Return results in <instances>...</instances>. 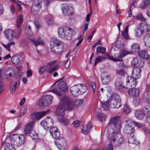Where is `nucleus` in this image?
<instances>
[{
    "label": "nucleus",
    "instance_id": "43",
    "mask_svg": "<svg viewBox=\"0 0 150 150\" xmlns=\"http://www.w3.org/2000/svg\"><path fill=\"white\" fill-rule=\"evenodd\" d=\"M27 110V107L25 106H23L20 111V112L18 115V117H21L25 114Z\"/></svg>",
    "mask_w": 150,
    "mask_h": 150
},
{
    "label": "nucleus",
    "instance_id": "57",
    "mask_svg": "<svg viewBox=\"0 0 150 150\" xmlns=\"http://www.w3.org/2000/svg\"><path fill=\"white\" fill-rule=\"evenodd\" d=\"M46 21L48 25H51L53 23V20L51 17L46 18Z\"/></svg>",
    "mask_w": 150,
    "mask_h": 150
},
{
    "label": "nucleus",
    "instance_id": "9",
    "mask_svg": "<svg viewBox=\"0 0 150 150\" xmlns=\"http://www.w3.org/2000/svg\"><path fill=\"white\" fill-rule=\"evenodd\" d=\"M127 124L125 126L123 131L127 134H132L134 132V129L133 127L134 123L130 120H126Z\"/></svg>",
    "mask_w": 150,
    "mask_h": 150
},
{
    "label": "nucleus",
    "instance_id": "24",
    "mask_svg": "<svg viewBox=\"0 0 150 150\" xmlns=\"http://www.w3.org/2000/svg\"><path fill=\"white\" fill-rule=\"evenodd\" d=\"M1 44L3 47L6 49L8 51H10V47L12 46H14L15 45V42L14 41H9L6 44L3 43H1Z\"/></svg>",
    "mask_w": 150,
    "mask_h": 150
},
{
    "label": "nucleus",
    "instance_id": "49",
    "mask_svg": "<svg viewBox=\"0 0 150 150\" xmlns=\"http://www.w3.org/2000/svg\"><path fill=\"white\" fill-rule=\"evenodd\" d=\"M90 130L87 128L86 125H84L83 126V128L82 129L81 131L82 132L85 134L86 135L88 134V132H89Z\"/></svg>",
    "mask_w": 150,
    "mask_h": 150
},
{
    "label": "nucleus",
    "instance_id": "16",
    "mask_svg": "<svg viewBox=\"0 0 150 150\" xmlns=\"http://www.w3.org/2000/svg\"><path fill=\"white\" fill-rule=\"evenodd\" d=\"M115 85L117 89L121 91H125L126 90V88L122 85L121 80L120 78L117 79L115 82Z\"/></svg>",
    "mask_w": 150,
    "mask_h": 150
},
{
    "label": "nucleus",
    "instance_id": "41",
    "mask_svg": "<svg viewBox=\"0 0 150 150\" xmlns=\"http://www.w3.org/2000/svg\"><path fill=\"white\" fill-rule=\"evenodd\" d=\"M128 141L130 143L136 144L137 142L134 138L133 134H131L128 137Z\"/></svg>",
    "mask_w": 150,
    "mask_h": 150
},
{
    "label": "nucleus",
    "instance_id": "61",
    "mask_svg": "<svg viewBox=\"0 0 150 150\" xmlns=\"http://www.w3.org/2000/svg\"><path fill=\"white\" fill-rule=\"evenodd\" d=\"M141 102V99L139 98H136L133 100V103L134 105L137 106Z\"/></svg>",
    "mask_w": 150,
    "mask_h": 150
},
{
    "label": "nucleus",
    "instance_id": "60",
    "mask_svg": "<svg viewBox=\"0 0 150 150\" xmlns=\"http://www.w3.org/2000/svg\"><path fill=\"white\" fill-rule=\"evenodd\" d=\"M58 68V65H56L53 67L50 68L49 72L50 73H52L56 69H57Z\"/></svg>",
    "mask_w": 150,
    "mask_h": 150
},
{
    "label": "nucleus",
    "instance_id": "13",
    "mask_svg": "<svg viewBox=\"0 0 150 150\" xmlns=\"http://www.w3.org/2000/svg\"><path fill=\"white\" fill-rule=\"evenodd\" d=\"M82 88L81 84H78L76 86H74L71 88V89H70L71 93L72 95L75 96H77L79 94L80 90Z\"/></svg>",
    "mask_w": 150,
    "mask_h": 150
},
{
    "label": "nucleus",
    "instance_id": "30",
    "mask_svg": "<svg viewBox=\"0 0 150 150\" xmlns=\"http://www.w3.org/2000/svg\"><path fill=\"white\" fill-rule=\"evenodd\" d=\"M96 114L99 120L102 122L105 120L106 116L104 113L101 112H97Z\"/></svg>",
    "mask_w": 150,
    "mask_h": 150
},
{
    "label": "nucleus",
    "instance_id": "35",
    "mask_svg": "<svg viewBox=\"0 0 150 150\" xmlns=\"http://www.w3.org/2000/svg\"><path fill=\"white\" fill-rule=\"evenodd\" d=\"M7 70L8 71H11V70H12V72L9 73L8 74H6L5 75V79H9L11 77H12L13 74H14V71L12 68H8L7 69Z\"/></svg>",
    "mask_w": 150,
    "mask_h": 150
},
{
    "label": "nucleus",
    "instance_id": "38",
    "mask_svg": "<svg viewBox=\"0 0 150 150\" xmlns=\"http://www.w3.org/2000/svg\"><path fill=\"white\" fill-rule=\"evenodd\" d=\"M50 110L48 109L46 111L38 112V119H40L43 116L48 113L50 112Z\"/></svg>",
    "mask_w": 150,
    "mask_h": 150
},
{
    "label": "nucleus",
    "instance_id": "5",
    "mask_svg": "<svg viewBox=\"0 0 150 150\" xmlns=\"http://www.w3.org/2000/svg\"><path fill=\"white\" fill-rule=\"evenodd\" d=\"M57 88H54L51 90V91L55 93L59 96L62 95V91L65 92L68 90L67 84L65 81H62L58 83Z\"/></svg>",
    "mask_w": 150,
    "mask_h": 150
},
{
    "label": "nucleus",
    "instance_id": "19",
    "mask_svg": "<svg viewBox=\"0 0 150 150\" xmlns=\"http://www.w3.org/2000/svg\"><path fill=\"white\" fill-rule=\"evenodd\" d=\"M19 85V81L18 80L12 81L10 86V92L12 93L14 92Z\"/></svg>",
    "mask_w": 150,
    "mask_h": 150
},
{
    "label": "nucleus",
    "instance_id": "11",
    "mask_svg": "<svg viewBox=\"0 0 150 150\" xmlns=\"http://www.w3.org/2000/svg\"><path fill=\"white\" fill-rule=\"evenodd\" d=\"M23 58V54L19 53L14 54L11 58V60L13 64H18L21 62Z\"/></svg>",
    "mask_w": 150,
    "mask_h": 150
},
{
    "label": "nucleus",
    "instance_id": "58",
    "mask_svg": "<svg viewBox=\"0 0 150 150\" xmlns=\"http://www.w3.org/2000/svg\"><path fill=\"white\" fill-rule=\"evenodd\" d=\"M81 87L82 88H81V89H79L80 92H79V93L80 94H83L85 92L87 89V88L85 86H83L81 85Z\"/></svg>",
    "mask_w": 150,
    "mask_h": 150
},
{
    "label": "nucleus",
    "instance_id": "4",
    "mask_svg": "<svg viewBox=\"0 0 150 150\" xmlns=\"http://www.w3.org/2000/svg\"><path fill=\"white\" fill-rule=\"evenodd\" d=\"M21 33V28L17 29V32L15 34L14 30L11 29H6L3 31V33L6 38L9 40H13V38H18Z\"/></svg>",
    "mask_w": 150,
    "mask_h": 150
},
{
    "label": "nucleus",
    "instance_id": "3",
    "mask_svg": "<svg viewBox=\"0 0 150 150\" xmlns=\"http://www.w3.org/2000/svg\"><path fill=\"white\" fill-rule=\"evenodd\" d=\"M60 105L64 107L67 110H71L74 109L73 102L68 96H62L61 100Z\"/></svg>",
    "mask_w": 150,
    "mask_h": 150
},
{
    "label": "nucleus",
    "instance_id": "31",
    "mask_svg": "<svg viewBox=\"0 0 150 150\" xmlns=\"http://www.w3.org/2000/svg\"><path fill=\"white\" fill-rule=\"evenodd\" d=\"M110 101L109 100H108L106 101H103L102 102V107L103 109L105 110H108L109 109L110 105L109 104Z\"/></svg>",
    "mask_w": 150,
    "mask_h": 150
},
{
    "label": "nucleus",
    "instance_id": "55",
    "mask_svg": "<svg viewBox=\"0 0 150 150\" xmlns=\"http://www.w3.org/2000/svg\"><path fill=\"white\" fill-rule=\"evenodd\" d=\"M106 56L110 59L111 60L113 61H120V59H117L113 57H112L109 54H107L106 55Z\"/></svg>",
    "mask_w": 150,
    "mask_h": 150
},
{
    "label": "nucleus",
    "instance_id": "37",
    "mask_svg": "<svg viewBox=\"0 0 150 150\" xmlns=\"http://www.w3.org/2000/svg\"><path fill=\"white\" fill-rule=\"evenodd\" d=\"M106 57L102 56H100L98 57L95 59L94 66H96V65L98 62H100L103 60L106 59Z\"/></svg>",
    "mask_w": 150,
    "mask_h": 150
},
{
    "label": "nucleus",
    "instance_id": "39",
    "mask_svg": "<svg viewBox=\"0 0 150 150\" xmlns=\"http://www.w3.org/2000/svg\"><path fill=\"white\" fill-rule=\"evenodd\" d=\"M58 120L59 122L62 123L64 125H67L69 124V122L67 120L64 118H59Z\"/></svg>",
    "mask_w": 150,
    "mask_h": 150
},
{
    "label": "nucleus",
    "instance_id": "25",
    "mask_svg": "<svg viewBox=\"0 0 150 150\" xmlns=\"http://www.w3.org/2000/svg\"><path fill=\"white\" fill-rule=\"evenodd\" d=\"M138 54L142 58L147 59L149 57V55L147 52L146 50H141L138 53Z\"/></svg>",
    "mask_w": 150,
    "mask_h": 150
},
{
    "label": "nucleus",
    "instance_id": "44",
    "mask_svg": "<svg viewBox=\"0 0 150 150\" xmlns=\"http://www.w3.org/2000/svg\"><path fill=\"white\" fill-rule=\"evenodd\" d=\"M106 48L101 46H98L97 48L96 53L97 54L98 52H100L103 54L105 52Z\"/></svg>",
    "mask_w": 150,
    "mask_h": 150
},
{
    "label": "nucleus",
    "instance_id": "64",
    "mask_svg": "<svg viewBox=\"0 0 150 150\" xmlns=\"http://www.w3.org/2000/svg\"><path fill=\"white\" fill-rule=\"evenodd\" d=\"M32 75V72L30 69H28L26 71V76L27 77H31Z\"/></svg>",
    "mask_w": 150,
    "mask_h": 150
},
{
    "label": "nucleus",
    "instance_id": "59",
    "mask_svg": "<svg viewBox=\"0 0 150 150\" xmlns=\"http://www.w3.org/2000/svg\"><path fill=\"white\" fill-rule=\"evenodd\" d=\"M47 68L45 67H42L40 68L39 70V73L40 74H42L46 70Z\"/></svg>",
    "mask_w": 150,
    "mask_h": 150
},
{
    "label": "nucleus",
    "instance_id": "2",
    "mask_svg": "<svg viewBox=\"0 0 150 150\" xmlns=\"http://www.w3.org/2000/svg\"><path fill=\"white\" fill-rule=\"evenodd\" d=\"M75 33V31L70 28L61 27L58 29L59 37L65 40H70Z\"/></svg>",
    "mask_w": 150,
    "mask_h": 150
},
{
    "label": "nucleus",
    "instance_id": "52",
    "mask_svg": "<svg viewBox=\"0 0 150 150\" xmlns=\"http://www.w3.org/2000/svg\"><path fill=\"white\" fill-rule=\"evenodd\" d=\"M30 117L33 120L38 119V112H35L32 113Z\"/></svg>",
    "mask_w": 150,
    "mask_h": 150
},
{
    "label": "nucleus",
    "instance_id": "63",
    "mask_svg": "<svg viewBox=\"0 0 150 150\" xmlns=\"http://www.w3.org/2000/svg\"><path fill=\"white\" fill-rule=\"evenodd\" d=\"M36 7H35V5H33V6H32L31 7V11L32 13H33L34 14H35L37 13V9Z\"/></svg>",
    "mask_w": 150,
    "mask_h": 150
},
{
    "label": "nucleus",
    "instance_id": "21",
    "mask_svg": "<svg viewBox=\"0 0 150 150\" xmlns=\"http://www.w3.org/2000/svg\"><path fill=\"white\" fill-rule=\"evenodd\" d=\"M132 63V64L138 67L139 68L142 67L144 65V61L138 59L137 58H134Z\"/></svg>",
    "mask_w": 150,
    "mask_h": 150
},
{
    "label": "nucleus",
    "instance_id": "34",
    "mask_svg": "<svg viewBox=\"0 0 150 150\" xmlns=\"http://www.w3.org/2000/svg\"><path fill=\"white\" fill-rule=\"evenodd\" d=\"M128 28L129 25L127 26L125 30L122 33V35L123 37L126 40L127 39L129 38L128 35Z\"/></svg>",
    "mask_w": 150,
    "mask_h": 150
},
{
    "label": "nucleus",
    "instance_id": "14",
    "mask_svg": "<svg viewBox=\"0 0 150 150\" xmlns=\"http://www.w3.org/2000/svg\"><path fill=\"white\" fill-rule=\"evenodd\" d=\"M57 147L60 150H64L67 147V144L65 139L63 138L60 139L58 142Z\"/></svg>",
    "mask_w": 150,
    "mask_h": 150
},
{
    "label": "nucleus",
    "instance_id": "51",
    "mask_svg": "<svg viewBox=\"0 0 150 150\" xmlns=\"http://www.w3.org/2000/svg\"><path fill=\"white\" fill-rule=\"evenodd\" d=\"M120 52L121 53L123 57L126 55L131 53V52L127 51L125 49H122L121 51Z\"/></svg>",
    "mask_w": 150,
    "mask_h": 150
},
{
    "label": "nucleus",
    "instance_id": "29",
    "mask_svg": "<svg viewBox=\"0 0 150 150\" xmlns=\"http://www.w3.org/2000/svg\"><path fill=\"white\" fill-rule=\"evenodd\" d=\"M110 77L109 75H104L102 76L101 81L103 83L107 84L110 81Z\"/></svg>",
    "mask_w": 150,
    "mask_h": 150
},
{
    "label": "nucleus",
    "instance_id": "22",
    "mask_svg": "<svg viewBox=\"0 0 150 150\" xmlns=\"http://www.w3.org/2000/svg\"><path fill=\"white\" fill-rule=\"evenodd\" d=\"M128 93L132 96H138L139 94V90L138 88H132L129 90Z\"/></svg>",
    "mask_w": 150,
    "mask_h": 150
},
{
    "label": "nucleus",
    "instance_id": "28",
    "mask_svg": "<svg viewBox=\"0 0 150 150\" xmlns=\"http://www.w3.org/2000/svg\"><path fill=\"white\" fill-rule=\"evenodd\" d=\"M51 46L50 47L52 51L54 53L58 54L59 53L62 51V48H58L57 46H54L51 44Z\"/></svg>",
    "mask_w": 150,
    "mask_h": 150
},
{
    "label": "nucleus",
    "instance_id": "23",
    "mask_svg": "<svg viewBox=\"0 0 150 150\" xmlns=\"http://www.w3.org/2000/svg\"><path fill=\"white\" fill-rule=\"evenodd\" d=\"M65 109H66L64 107L60 105L57 108L56 114L57 115L63 116L64 114Z\"/></svg>",
    "mask_w": 150,
    "mask_h": 150
},
{
    "label": "nucleus",
    "instance_id": "46",
    "mask_svg": "<svg viewBox=\"0 0 150 150\" xmlns=\"http://www.w3.org/2000/svg\"><path fill=\"white\" fill-rule=\"evenodd\" d=\"M144 32V30L142 29L138 28L136 32V36L137 37H140L143 35Z\"/></svg>",
    "mask_w": 150,
    "mask_h": 150
},
{
    "label": "nucleus",
    "instance_id": "42",
    "mask_svg": "<svg viewBox=\"0 0 150 150\" xmlns=\"http://www.w3.org/2000/svg\"><path fill=\"white\" fill-rule=\"evenodd\" d=\"M131 111V109L129 106L127 104H125L123 108L124 113L126 114L129 113Z\"/></svg>",
    "mask_w": 150,
    "mask_h": 150
},
{
    "label": "nucleus",
    "instance_id": "53",
    "mask_svg": "<svg viewBox=\"0 0 150 150\" xmlns=\"http://www.w3.org/2000/svg\"><path fill=\"white\" fill-rule=\"evenodd\" d=\"M83 101L82 100H75L74 103L73 102L74 107L75 106H77L81 105Z\"/></svg>",
    "mask_w": 150,
    "mask_h": 150
},
{
    "label": "nucleus",
    "instance_id": "27",
    "mask_svg": "<svg viewBox=\"0 0 150 150\" xmlns=\"http://www.w3.org/2000/svg\"><path fill=\"white\" fill-rule=\"evenodd\" d=\"M140 49V47L138 43H134L131 46V52H136L139 51Z\"/></svg>",
    "mask_w": 150,
    "mask_h": 150
},
{
    "label": "nucleus",
    "instance_id": "40",
    "mask_svg": "<svg viewBox=\"0 0 150 150\" xmlns=\"http://www.w3.org/2000/svg\"><path fill=\"white\" fill-rule=\"evenodd\" d=\"M2 146H4V150H11V148L10 146L13 145L9 143L4 142L2 143Z\"/></svg>",
    "mask_w": 150,
    "mask_h": 150
},
{
    "label": "nucleus",
    "instance_id": "12",
    "mask_svg": "<svg viewBox=\"0 0 150 150\" xmlns=\"http://www.w3.org/2000/svg\"><path fill=\"white\" fill-rule=\"evenodd\" d=\"M72 8L66 4H63L62 10L63 14L66 15H71L73 14Z\"/></svg>",
    "mask_w": 150,
    "mask_h": 150
},
{
    "label": "nucleus",
    "instance_id": "36",
    "mask_svg": "<svg viewBox=\"0 0 150 150\" xmlns=\"http://www.w3.org/2000/svg\"><path fill=\"white\" fill-rule=\"evenodd\" d=\"M144 40L146 46L150 47V35H145L144 37Z\"/></svg>",
    "mask_w": 150,
    "mask_h": 150
},
{
    "label": "nucleus",
    "instance_id": "33",
    "mask_svg": "<svg viewBox=\"0 0 150 150\" xmlns=\"http://www.w3.org/2000/svg\"><path fill=\"white\" fill-rule=\"evenodd\" d=\"M25 32L28 36H31L33 35L30 27L29 25H26L25 29Z\"/></svg>",
    "mask_w": 150,
    "mask_h": 150
},
{
    "label": "nucleus",
    "instance_id": "6",
    "mask_svg": "<svg viewBox=\"0 0 150 150\" xmlns=\"http://www.w3.org/2000/svg\"><path fill=\"white\" fill-rule=\"evenodd\" d=\"M52 97L50 95L43 96L39 100L38 106L40 107L49 106L52 102Z\"/></svg>",
    "mask_w": 150,
    "mask_h": 150
},
{
    "label": "nucleus",
    "instance_id": "45",
    "mask_svg": "<svg viewBox=\"0 0 150 150\" xmlns=\"http://www.w3.org/2000/svg\"><path fill=\"white\" fill-rule=\"evenodd\" d=\"M142 27H143L144 31L145 30L146 32H148L150 31V26L148 25L147 23H145L142 25Z\"/></svg>",
    "mask_w": 150,
    "mask_h": 150
},
{
    "label": "nucleus",
    "instance_id": "10",
    "mask_svg": "<svg viewBox=\"0 0 150 150\" xmlns=\"http://www.w3.org/2000/svg\"><path fill=\"white\" fill-rule=\"evenodd\" d=\"M53 123L52 119L51 117H48L41 122L40 125L45 129H47L51 127Z\"/></svg>",
    "mask_w": 150,
    "mask_h": 150
},
{
    "label": "nucleus",
    "instance_id": "48",
    "mask_svg": "<svg viewBox=\"0 0 150 150\" xmlns=\"http://www.w3.org/2000/svg\"><path fill=\"white\" fill-rule=\"evenodd\" d=\"M52 42H53L54 44L53 46H59L62 43L61 42L56 39H53L52 40Z\"/></svg>",
    "mask_w": 150,
    "mask_h": 150
},
{
    "label": "nucleus",
    "instance_id": "18",
    "mask_svg": "<svg viewBox=\"0 0 150 150\" xmlns=\"http://www.w3.org/2000/svg\"><path fill=\"white\" fill-rule=\"evenodd\" d=\"M35 122L32 121L28 123L25 126L24 130V133L25 134H29L31 131V129L34 125Z\"/></svg>",
    "mask_w": 150,
    "mask_h": 150
},
{
    "label": "nucleus",
    "instance_id": "47",
    "mask_svg": "<svg viewBox=\"0 0 150 150\" xmlns=\"http://www.w3.org/2000/svg\"><path fill=\"white\" fill-rule=\"evenodd\" d=\"M136 19L144 21L146 20V18L144 17L142 14L140 13L137 15L136 17Z\"/></svg>",
    "mask_w": 150,
    "mask_h": 150
},
{
    "label": "nucleus",
    "instance_id": "62",
    "mask_svg": "<svg viewBox=\"0 0 150 150\" xmlns=\"http://www.w3.org/2000/svg\"><path fill=\"white\" fill-rule=\"evenodd\" d=\"M120 61V62L119 64V65L120 67L122 69L125 68L126 67V66L125 65L123 62V60L122 59H120V61Z\"/></svg>",
    "mask_w": 150,
    "mask_h": 150
},
{
    "label": "nucleus",
    "instance_id": "26",
    "mask_svg": "<svg viewBox=\"0 0 150 150\" xmlns=\"http://www.w3.org/2000/svg\"><path fill=\"white\" fill-rule=\"evenodd\" d=\"M23 21V16L21 14L19 15L16 21V26L17 29L20 28L21 25Z\"/></svg>",
    "mask_w": 150,
    "mask_h": 150
},
{
    "label": "nucleus",
    "instance_id": "7",
    "mask_svg": "<svg viewBox=\"0 0 150 150\" xmlns=\"http://www.w3.org/2000/svg\"><path fill=\"white\" fill-rule=\"evenodd\" d=\"M111 101V107L113 108H118L121 105L120 97L116 93L113 94Z\"/></svg>",
    "mask_w": 150,
    "mask_h": 150
},
{
    "label": "nucleus",
    "instance_id": "32",
    "mask_svg": "<svg viewBox=\"0 0 150 150\" xmlns=\"http://www.w3.org/2000/svg\"><path fill=\"white\" fill-rule=\"evenodd\" d=\"M150 4V0H144L143 3L140 6V8L142 9H145Z\"/></svg>",
    "mask_w": 150,
    "mask_h": 150
},
{
    "label": "nucleus",
    "instance_id": "15",
    "mask_svg": "<svg viewBox=\"0 0 150 150\" xmlns=\"http://www.w3.org/2000/svg\"><path fill=\"white\" fill-rule=\"evenodd\" d=\"M16 139L15 143L17 146H20L23 144L25 142V137L21 134L16 135Z\"/></svg>",
    "mask_w": 150,
    "mask_h": 150
},
{
    "label": "nucleus",
    "instance_id": "1",
    "mask_svg": "<svg viewBox=\"0 0 150 150\" xmlns=\"http://www.w3.org/2000/svg\"><path fill=\"white\" fill-rule=\"evenodd\" d=\"M110 125L107 128V137L111 143L115 146L122 144L124 139L119 133L122 123L120 116H116L111 118L109 122Z\"/></svg>",
    "mask_w": 150,
    "mask_h": 150
},
{
    "label": "nucleus",
    "instance_id": "20",
    "mask_svg": "<svg viewBox=\"0 0 150 150\" xmlns=\"http://www.w3.org/2000/svg\"><path fill=\"white\" fill-rule=\"evenodd\" d=\"M141 70L139 67H135L133 70L132 75L135 79L139 78L141 76Z\"/></svg>",
    "mask_w": 150,
    "mask_h": 150
},
{
    "label": "nucleus",
    "instance_id": "56",
    "mask_svg": "<svg viewBox=\"0 0 150 150\" xmlns=\"http://www.w3.org/2000/svg\"><path fill=\"white\" fill-rule=\"evenodd\" d=\"M103 150H113V147L110 143H109L103 149Z\"/></svg>",
    "mask_w": 150,
    "mask_h": 150
},
{
    "label": "nucleus",
    "instance_id": "54",
    "mask_svg": "<svg viewBox=\"0 0 150 150\" xmlns=\"http://www.w3.org/2000/svg\"><path fill=\"white\" fill-rule=\"evenodd\" d=\"M146 121L150 126V110H149L148 112L146 113Z\"/></svg>",
    "mask_w": 150,
    "mask_h": 150
},
{
    "label": "nucleus",
    "instance_id": "8",
    "mask_svg": "<svg viewBox=\"0 0 150 150\" xmlns=\"http://www.w3.org/2000/svg\"><path fill=\"white\" fill-rule=\"evenodd\" d=\"M149 106L144 107L142 110H137L135 111V115L138 120H142L144 117L146 113H147L149 110Z\"/></svg>",
    "mask_w": 150,
    "mask_h": 150
},
{
    "label": "nucleus",
    "instance_id": "17",
    "mask_svg": "<svg viewBox=\"0 0 150 150\" xmlns=\"http://www.w3.org/2000/svg\"><path fill=\"white\" fill-rule=\"evenodd\" d=\"M50 132L53 137L58 139L59 138L60 133L56 127H52L50 130Z\"/></svg>",
    "mask_w": 150,
    "mask_h": 150
},
{
    "label": "nucleus",
    "instance_id": "50",
    "mask_svg": "<svg viewBox=\"0 0 150 150\" xmlns=\"http://www.w3.org/2000/svg\"><path fill=\"white\" fill-rule=\"evenodd\" d=\"M30 136L32 138L33 140L37 139L38 137L37 133L34 131H32L30 134Z\"/></svg>",
    "mask_w": 150,
    "mask_h": 150
}]
</instances>
